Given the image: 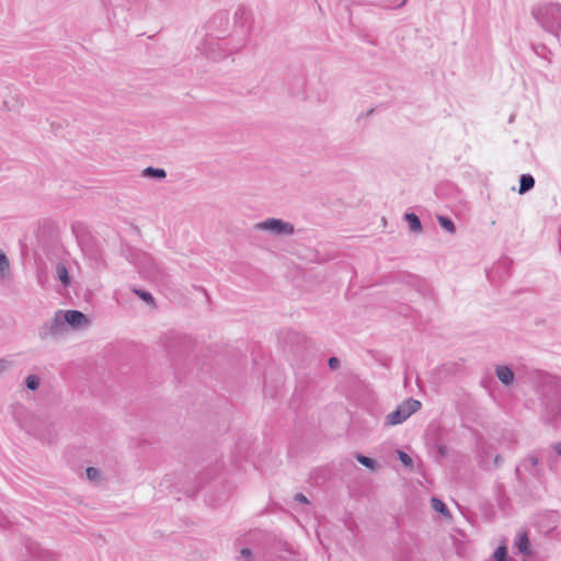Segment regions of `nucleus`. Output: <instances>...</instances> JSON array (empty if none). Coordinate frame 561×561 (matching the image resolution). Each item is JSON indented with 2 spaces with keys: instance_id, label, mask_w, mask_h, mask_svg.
Returning <instances> with one entry per match:
<instances>
[{
  "instance_id": "nucleus-1",
  "label": "nucleus",
  "mask_w": 561,
  "mask_h": 561,
  "mask_svg": "<svg viewBox=\"0 0 561 561\" xmlns=\"http://www.w3.org/2000/svg\"><path fill=\"white\" fill-rule=\"evenodd\" d=\"M229 24L228 13L219 11L215 13L207 22V30L209 31L208 37L203 46V54L213 60L225 58L226 56L238 51L244 44L228 47V42L225 41L224 34Z\"/></svg>"
},
{
  "instance_id": "nucleus-2",
  "label": "nucleus",
  "mask_w": 561,
  "mask_h": 561,
  "mask_svg": "<svg viewBox=\"0 0 561 561\" xmlns=\"http://www.w3.org/2000/svg\"><path fill=\"white\" fill-rule=\"evenodd\" d=\"M531 15L546 32L550 33L559 39L561 32L560 3H539L533 7Z\"/></svg>"
},
{
  "instance_id": "nucleus-3",
  "label": "nucleus",
  "mask_w": 561,
  "mask_h": 561,
  "mask_svg": "<svg viewBox=\"0 0 561 561\" xmlns=\"http://www.w3.org/2000/svg\"><path fill=\"white\" fill-rule=\"evenodd\" d=\"M422 404L419 400L409 398L401 402L397 409L386 416L385 425L393 426L403 423L410 415L421 409Z\"/></svg>"
},
{
  "instance_id": "nucleus-4",
  "label": "nucleus",
  "mask_w": 561,
  "mask_h": 561,
  "mask_svg": "<svg viewBox=\"0 0 561 561\" xmlns=\"http://www.w3.org/2000/svg\"><path fill=\"white\" fill-rule=\"evenodd\" d=\"M68 331V328L62 322L61 310H58L54 318L38 328V336L42 341L47 339H56L64 335Z\"/></svg>"
},
{
  "instance_id": "nucleus-5",
  "label": "nucleus",
  "mask_w": 561,
  "mask_h": 561,
  "mask_svg": "<svg viewBox=\"0 0 561 561\" xmlns=\"http://www.w3.org/2000/svg\"><path fill=\"white\" fill-rule=\"evenodd\" d=\"M255 228L257 230L271 231L276 236H291L295 232L294 225L278 218H268L256 224Z\"/></svg>"
},
{
  "instance_id": "nucleus-6",
  "label": "nucleus",
  "mask_w": 561,
  "mask_h": 561,
  "mask_svg": "<svg viewBox=\"0 0 561 561\" xmlns=\"http://www.w3.org/2000/svg\"><path fill=\"white\" fill-rule=\"evenodd\" d=\"M549 392L543 397V403L551 407V410L559 414L561 412V379L549 386Z\"/></svg>"
},
{
  "instance_id": "nucleus-7",
  "label": "nucleus",
  "mask_w": 561,
  "mask_h": 561,
  "mask_svg": "<svg viewBox=\"0 0 561 561\" xmlns=\"http://www.w3.org/2000/svg\"><path fill=\"white\" fill-rule=\"evenodd\" d=\"M163 345L170 355H180L183 353V346L186 345V340L178 333H169L163 337Z\"/></svg>"
},
{
  "instance_id": "nucleus-8",
  "label": "nucleus",
  "mask_w": 561,
  "mask_h": 561,
  "mask_svg": "<svg viewBox=\"0 0 561 561\" xmlns=\"http://www.w3.org/2000/svg\"><path fill=\"white\" fill-rule=\"evenodd\" d=\"M61 319L66 328L69 325L73 329H78L89 323L87 316L79 310H67L66 312L61 310Z\"/></svg>"
},
{
  "instance_id": "nucleus-9",
  "label": "nucleus",
  "mask_w": 561,
  "mask_h": 561,
  "mask_svg": "<svg viewBox=\"0 0 561 561\" xmlns=\"http://www.w3.org/2000/svg\"><path fill=\"white\" fill-rule=\"evenodd\" d=\"M559 515L557 512H548L539 516L537 526L545 535L550 534L558 527Z\"/></svg>"
},
{
  "instance_id": "nucleus-10",
  "label": "nucleus",
  "mask_w": 561,
  "mask_h": 561,
  "mask_svg": "<svg viewBox=\"0 0 561 561\" xmlns=\"http://www.w3.org/2000/svg\"><path fill=\"white\" fill-rule=\"evenodd\" d=\"M514 546L517 548L518 552L522 553L524 557L531 556L530 540L526 531L517 534Z\"/></svg>"
},
{
  "instance_id": "nucleus-11",
  "label": "nucleus",
  "mask_w": 561,
  "mask_h": 561,
  "mask_svg": "<svg viewBox=\"0 0 561 561\" xmlns=\"http://www.w3.org/2000/svg\"><path fill=\"white\" fill-rule=\"evenodd\" d=\"M495 375L499 378V380L505 386H510L514 382V371L512 370L511 367L506 365L496 366Z\"/></svg>"
},
{
  "instance_id": "nucleus-12",
  "label": "nucleus",
  "mask_w": 561,
  "mask_h": 561,
  "mask_svg": "<svg viewBox=\"0 0 561 561\" xmlns=\"http://www.w3.org/2000/svg\"><path fill=\"white\" fill-rule=\"evenodd\" d=\"M534 186H535V178L531 174L525 173V174L520 175L519 187H518V193L520 195L526 194L527 192L533 190Z\"/></svg>"
},
{
  "instance_id": "nucleus-13",
  "label": "nucleus",
  "mask_w": 561,
  "mask_h": 561,
  "mask_svg": "<svg viewBox=\"0 0 561 561\" xmlns=\"http://www.w3.org/2000/svg\"><path fill=\"white\" fill-rule=\"evenodd\" d=\"M56 275L64 287H68L71 283V276L67 266L64 263H58L56 265Z\"/></svg>"
},
{
  "instance_id": "nucleus-14",
  "label": "nucleus",
  "mask_w": 561,
  "mask_h": 561,
  "mask_svg": "<svg viewBox=\"0 0 561 561\" xmlns=\"http://www.w3.org/2000/svg\"><path fill=\"white\" fill-rule=\"evenodd\" d=\"M404 219L408 222L409 229L412 232H420V231H422V224H421V220H420L417 215H415L414 213H407L404 215Z\"/></svg>"
},
{
  "instance_id": "nucleus-15",
  "label": "nucleus",
  "mask_w": 561,
  "mask_h": 561,
  "mask_svg": "<svg viewBox=\"0 0 561 561\" xmlns=\"http://www.w3.org/2000/svg\"><path fill=\"white\" fill-rule=\"evenodd\" d=\"M142 175L145 178H152V179H156V180H163V179L167 178V172L162 168L147 167L142 171Z\"/></svg>"
},
{
  "instance_id": "nucleus-16",
  "label": "nucleus",
  "mask_w": 561,
  "mask_h": 561,
  "mask_svg": "<svg viewBox=\"0 0 561 561\" xmlns=\"http://www.w3.org/2000/svg\"><path fill=\"white\" fill-rule=\"evenodd\" d=\"M250 15H251L250 10H248L243 5H240L236 10L233 18H234L236 23L237 24L240 23V25L243 27L244 23L248 22V20L250 19Z\"/></svg>"
},
{
  "instance_id": "nucleus-17",
  "label": "nucleus",
  "mask_w": 561,
  "mask_h": 561,
  "mask_svg": "<svg viewBox=\"0 0 561 561\" xmlns=\"http://www.w3.org/2000/svg\"><path fill=\"white\" fill-rule=\"evenodd\" d=\"M437 221H438L439 226L443 229H445L446 231H448L449 233L456 232V225L454 224L451 218H449L447 216L438 215Z\"/></svg>"
},
{
  "instance_id": "nucleus-18",
  "label": "nucleus",
  "mask_w": 561,
  "mask_h": 561,
  "mask_svg": "<svg viewBox=\"0 0 561 561\" xmlns=\"http://www.w3.org/2000/svg\"><path fill=\"white\" fill-rule=\"evenodd\" d=\"M355 458H356V460H357L360 465L365 466L366 468H368V469H370V470H373V471H374V470H376V469L378 468V463H377V461H376L375 459H373V458L368 457V456H365V455H362V454L357 453V454L355 455Z\"/></svg>"
},
{
  "instance_id": "nucleus-19",
  "label": "nucleus",
  "mask_w": 561,
  "mask_h": 561,
  "mask_svg": "<svg viewBox=\"0 0 561 561\" xmlns=\"http://www.w3.org/2000/svg\"><path fill=\"white\" fill-rule=\"evenodd\" d=\"M431 506L435 512L440 513L444 516L450 515L447 505L438 497L431 499Z\"/></svg>"
},
{
  "instance_id": "nucleus-20",
  "label": "nucleus",
  "mask_w": 561,
  "mask_h": 561,
  "mask_svg": "<svg viewBox=\"0 0 561 561\" xmlns=\"http://www.w3.org/2000/svg\"><path fill=\"white\" fill-rule=\"evenodd\" d=\"M133 291L141 299L144 300L146 304L154 307L156 304H154V298L153 296L151 295V293L145 290V289H139V288H133Z\"/></svg>"
},
{
  "instance_id": "nucleus-21",
  "label": "nucleus",
  "mask_w": 561,
  "mask_h": 561,
  "mask_svg": "<svg viewBox=\"0 0 561 561\" xmlns=\"http://www.w3.org/2000/svg\"><path fill=\"white\" fill-rule=\"evenodd\" d=\"M41 385V379L37 375H28L25 379V386L28 390L35 391Z\"/></svg>"
},
{
  "instance_id": "nucleus-22",
  "label": "nucleus",
  "mask_w": 561,
  "mask_h": 561,
  "mask_svg": "<svg viewBox=\"0 0 561 561\" xmlns=\"http://www.w3.org/2000/svg\"><path fill=\"white\" fill-rule=\"evenodd\" d=\"M35 559L37 561H57L56 556L46 550L37 551Z\"/></svg>"
},
{
  "instance_id": "nucleus-23",
  "label": "nucleus",
  "mask_w": 561,
  "mask_h": 561,
  "mask_svg": "<svg viewBox=\"0 0 561 561\" xmlns=\"http://www.w3.org/2000/svg\"><path fill=\"white\" fill-rule=\"evenodd\" d=\"M495 561H508V557H507V549L505 546H500L494 554H493Z\"/></svg>"
},
{
  "instance_id": "nucleus-24",
  "label": "nucleus",
  "mask_w": 561,
  "mask_h": 561,
  "mask_svg": "<svg viewBox=\"0 0 561 561\" xmlns=\"http://www.w3.org/2000/svg\"><path fill=\"white\" fill-rule=\"evenodd\" d=\"M398 459L405 467H412L413 466L412 458L405 451H403V450H398Z\"/></svg>"
},
{
  "instance_id": "nucleus-25",
  "label": "nucleus",
  "mask_w": 561,
  "mask_h": 561,
  "mask_svg": "<svg viewBox=\"0 0 561 561\" xmlns=\"http://www.w3.org/2000/svg\"><path fill=\"white\" fill-rule=\"evenodd\" d=\"M539 462V459L537 456H534V455H530L528 456L524 461V466L527 468V466L529 465V467L531 468H535Z\"/></svg>"
},
{
  "instance_id": "nucleus-26",
  "label": "nucleus",
  "mask_w": 561,
  "mask_h": 561,
  "mask_svg": "<svg viewBox=\"0 0 561 561\" xmlns=\"http://www.w3.org/2000/svg\"><path fill=\"white\" fill-rule=\"evenodd\" d=\"M9 268V260L7 255L1 252L0 253V273H4Z\"/></svg>"
},
{
  "instance_id": "nucleus-27",
  "label": "nucleus",
  "mask_w": 561,
  "mask_h": 561,
  "mask_svg": "<svg viewBox=\"0 0 561 561\" xmlns=\"http://www.w3.org/2000/svg\"><path fill=\"white\" fill-rule=\"evenodd\" d=\"M99 473H100L99 469H96L94 467L87 468V477L90 480L96 479L99 477Z\"/></svg>"
},
{
  "instance_id": "nucleus-28",
  "label": "nucleus",
  "mask_w": 561,
  "mask_h": 561,
  "mask_svg": "<svg viewBox=\"0 0 561 561\" xmlns=\"http://www.w3.org/2000/svg\"><path fill=\"white\" fill-rule=\"evenodd\" d=\"M328 366L330 369L335 370L340 367V359L335 356H332L328 359Z\"/></svg>"
},
{
  "instance_id": "nucleus-29",
  "label": "nucleus",
  "mask_w": 561,
  "mask_h": 561,
  "mask_svg": "<svg viewBox=\"0 0 561 561\" xmlns=\"http://www.w3.org/2000/svg\"><path fill=\"white\" fill-rule=\"evenodd\" d=\"M10 367V362L4 359V358H0V375L3 374L4 371H7Z\"/></svg>"
},
{
  "instance_id": "nucleus-30",
  "label": "nucleus",
  "mask_w": 561,
  "mask_h": 561,
  "mask_svg": "<svg viewBox=\"0 0 561 561\" xmlns=\"http://www.w3.org/2000/svg\"><path fill=\"white\" fill-rule=\"evenodd\" d=\"M294 500L296 502H299V503H302V504H307L308 503V499L305 494L302 493H296L295 496H294Z\"/></svg>"
},
{
  "instance_id": "nucleus-31",
  "label": "nucleus",
  "mask_w": 561,
  "mask_h": 561,
  "mask_svg": "<svg viewBox=\"0 0 561 561\" xmlns=\"http://www.w3.org/2000/svg\"><path fill=\"white\" fill-rule=\"evenodd\" d=\"M111 4L115 3L117 5H123L125 3H131V2H135L136 0H107Z\"/></svg>"
},
{
  "instance_id": "nucleus-32",
  "label": "nucleus",
  "mask_w": 561,
  "mask_h": 561,
  "mask_svg": "<svg viewBox=\"0 0 561 561\" xmlns=\"http://www.w3.org/2000/svg\"><path fill=\"white\" fill-rule=\"evenodd\" d=\"M240 553H241V557H244V558L252 557V551L250 548H242Z\"/></svg>"
},
{
  "instance_id": "nucleus-33",
  "label": "nucleus",
  "mask_w": 561,
  "mask_h": 561,
  "mask_svg": "<svg viewBox=\"0 0 561 561\" xmlns=\"http://www.w3.org/2000/svg\"><path fill=\"white\" fill-rule=\"evenodd\" d=\"M503 462V458L501 455H496L493 459L494 467H500Z\"/></svg>"
},
{
  "instance_id": "nucleus-34",
  "label": "nucleus",
  "mask_w": 561,
  "mask_h": 561,
  "mask_svg": "<svg viewBox=\"0 0 561 561\" xmlns=\"http://www.w3.org/2000/svg\"><path fill=\"white\" fill-rule=\"evenodd\" d=\"M515 477H516V479H517V481L519 483H523V478H522V473H520V468L519 467L515 468Z\"/></svg>"
},
{
  "instance_id": "nucleus-35",
  "label": "nucleus",
  "mask_w": 561,
  "mask_h": 561,
  "mask_svg": "<svg viewBox=\"0 0 561 561\" xmlns=\"http://www.w3.org/2000/svg\"><path fill=\"white\" fill-rule=\"evenodd\" d=\"M553 450L557 455L561 456V443H557L553 445Z\"/></svg>"
},
{
  "instance_id": "nucleus-36",
  "label": "nucleus",
  "mask_w": 561,
  "mask_h": 561,
  "mask_svg": "<svg viewBox=\"0 0 561 561\" xmlns=\"http://www.w3.org/2000/svg\"><path fill=\"white\" fill-rule=\"evenodd\" d=\"M439 453H440L442 455H444V453H445V447H440V448H439Z\"/></svg>"
},
{
  "instance_id": "nucleus-37",
  "label": "nucleus",
  "mask_w": 561,
  "mask_h": 561,
  "mask_svg": "<svg viewBox=\"0 0 561 561\" xmlns=\"http://www.w3.org/2000/svg\"><path fill=\"white\" fill-rule=\"evenodd\" d=\"M407 2V0H403L398 7H402L404 3Z\"/></svg>"
}]
</instances>
